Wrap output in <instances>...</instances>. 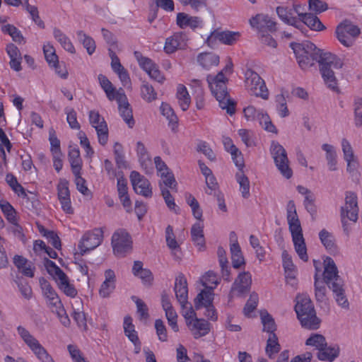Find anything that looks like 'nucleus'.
I'll list each match as a JSON object with an SVG mask.
<instances>
[{
  "label": "nucleus",
  "mask_w": 362,
  "mask_h": 362,
  "mask_svg": "<svg viewBox=\"0 0 362 362\" xmlns=\"http://www.w3.org/2000/svg\"><path fill=\"white\" fill-rule=\"evenodd\" d=\"M286 220L295 251L301 260L307 262L308 255L303 229L296 212L295 203L292 200L289 201L286 206Z\"/></svg>",
  "instance_id": "nucleus-1"
},
{
  "label": "nucleus",
  "mask_w": 362,
  "mask_h": 362,
  "mask_svg": "<svg viewBox=\"0 0 362 362\" xmlns=\"http://www.w3.org/2000/svg\"><path fill=\"white\" fill-rule=\"evenodd\" d=\"M211 93L214 95L221 109L233 115L235 112V103L230 98L226 87L228 78L223 71L218 72L216 76L208 75L206 77Z\"/></svg>",
  "instance_id": "nucleus-2"
},
{
  "label": "nucleus",
  "mask_w": 362,
  "mask_h": 362,
  "mask_svg": "<svg viewBox=\"0 0 362 362\" xmlns=\"http://www.w3.org/2000/svg\"><path fill=\"white\" fill-rule=\"evenodd\" d=\"M295 311L302 327L309 329H317L320 327V320L316 316L314 305L308 295L297 296Z\"/></svg>",
  "instance_id": "nucleus-3"
},
{
  "label": "nucleus",
  "mask_w": 362,
  "mask_h": 362,
  "mask_svg": "<svg viewBox=\"0 0 362 362\" xmlns=\"http://www.w3.org/2000/svg\"><path fill=\"white\" fill-rule=\"evenodd\" d=\"M291 48L293 49L296 61L302 70H307L319 63L322 54L324 53L317 49L315 45L310 41L302 43L291 42Z\"/></svg>",
  "instance_id": "nucleus-4"
},
{
  "label": "nucleus",
  "mask_w": 362,
  "mask_h": 362,
  "mask_svg": "<svg viewBox=\"0 0 362 362\" xmlns=\"http://www.w3.org/2000/svg\"><path fill=\"white\" fill-rule=\"evenodd\" d=\"M320 71L327 88L337 90V80L333 69H340L344 66L343 59L330 52L323 53L319 59Z\"/></svg>",
  "instance_id": "nucleus-5"
},
{
  "label": "nucleus",
  "mask_w": 362,
  "mask_h": 362,
  "mask_svg": "<svg viewBox=\"0 0 362 362\" xmlns=\"http://www.w3.org/2000/svg\"><path fill=\"white\" fill-rule=\"evenodd\" d=\"M358 211L357 195L353 192H346L345 204L341 207L340 211L341 222L346 235H349L351 231L348 221L356 223L358 218Z\"/></svg>",
  "instance_id": "nucleus-6"
},
{
  "label": "nucleus",
  "mask_w": 362,
  "mask_h": 362,
  "mask_svg": "<svg viewBox=\"0 0 362 362\" xmlns=\"http://www.w3.org/2000/svg\"><path fill=\"white\" fill-rule=\"evenodd\" d=\"M252 28H255L262 44L269 46L272 43V17L259 13L250 19Z\"/></svg>",
  "instance_id": "nucleus-7"
},
{
  "label": "nucleus",
  "mask_w": 362,
  "mask_h": 362,
  "mask_svg": "<svg viewBox=\"0 0 362 362\" xmlns=\"http://www.w3.org/2000/svg\"><path fill=\"white\" fill-rule=\"evenodd\" d=\"M245 84L247 90L250 94L262 99L267 100L269 93L264 80L261 78L258 74L253 70L248 69L245 73Z\"/></svg>",
  "instance_id": "nucleus-8"
},
{
  "label": "nucleus",
  "mask_w": 362,
  "mask_h": 362,
  "mask_svg": "<svg viewBox=\"0 0 362 362\" xmlns=\"http://www.w3.org/2000/svg\"><path fill=\"white\" fill-rule=\"evenodd\" d=\"M132 240L129 233L124 229L117 230L112 236V245L114 254L123 257L132 250Z\"/></svg>",
  "instance_id": "nucleus-9"
},
{
  "label": "nucleus",
  "mask_w": 362,
  "mask_h": 362,
  "mask_svg": "<svg viewBox=\"0 0 362 362\" xmlns=\"http://www.w3.org/2000/svg\"><path fill=\"white\" fill-rule=\"evenodd\" d=\"M336 36L341 45L346 47L352 46L360 34V29L351 21L345 20L336 28Z\"/></svg>",
  "instance_id": "nucleus-10"
},
{
  "label": "nucleus",
  "mask_w": 362,
  "mask_h": 362,
  "mask_svg": "<svg viewBox=\"0 0 362 362\" xmlns=\"http://www.w3.org/2000/svg\"><path fill=\"white\" fill-rule=\"evenodd\" d=\"M240 37V33L239 32L221 31L219 29H215L210 33L205 40L204 44L211 49H215L217 47L218 42L224 45H232L239 40Z\"/></svg>",
  "instance_id": "nucleus-11"
},
{
  "label": "nucleus",
  "mask_w": 362,
  "mask_h": 362,
  "mask_svg": "<svg viewBox=\"0 0 362 362\" xmlns=\"http://www.w3.org/2000/svg\"><path fill=\"white\" fill-rule=\"evenodd\" d=\"M273 160L280 174L286 180L293 176V170L290 167V162L285 148L276 143L273 142Z\"/></svg>",
  "instance_id": "nucleus-12"
},
{
  "label": "nucleus",
  "mask_w": 362,
  "mask_h": 362,
  "mask_svg": "<svg viewBox=\"0 0 362 362\" xmlns=\"http://www.w3.org/2000/svg\"><path fill=\"white\" fill-rule=\"evenodd\" d=\"M103 239V231L101 228H95L92 231L86 233L78 243L80 254L83 255L88 251L99 246Z\"/></svg>",
  "instance_id": "nucleus-13"
},
{
  "label": "nucleus",
  "mask_w": 362,
  "mask_h": 362,
  "mask_svg": "<svg viewBox=\"0 0 362 362\" xmlns=\"http://www.w3.org/2000/svg\"><path fill=\"white\" fill-rule=\"evenodd\" d=\"M214 300V293L210 290L202 291L194 299V308L196 310L202 307L206 308L204 315L208 319L216 321L217 320V313L212 304Z\"/></svg>",
  "instance_id": "nucleus-14"
},
{
  "label": "nucleus",
  "mask_w": 362,
  "mask_h": 362,
  "mask_svg": "<svg viewBox=\"0 0 362 362\" xmlns=\"http://www.w3.org/2000/svg\"><path fill=\"white\" fill-rule=\"evenodd\" d=\"M301 6L299 4L293 5L292 7L279 6L276 13L279 18L285 23L295 28H300L303 23L298 21V14L300 13Z\"/></svg>",
  "instance_id": "nucleus-15"
},
{
  "label": "nucleus",
  "mask_w": 362,
  "mask_h": 362,
  "mask_svg": "<svg viewBox=\"0 0 362 362\" xmlns=\"http://www.w3.org/2000/svg\"><path fill=\"white\" fill-rule=\"evenodd\" d=\"M89 121L97 132L99 143L105 146L108 140V128L104 118L100 117L98 112L91 110L89 112Z\"/></svg>",
  "instance_id": "nucleus-16"
},
{
  "label": "nucleus",
  "mask_w": 362,
  "mask_h": 362,
  "mask_svg": "<svg viewBox=\"0 0 362 362\" xmlns=\"http://www.w3.org/2000/svg\"><path fill=\"white\" fill-rule=\"evenodd\" d=\"M116 100L118 103L119 111L121 117L129 128L134 126L135 121L133 117L132 110L127 101V96L122 88L118 90Z\"/></svg>",
  "instance_id": "nucleus-17"
},
{
  "label": "nucleus",
  "mask_w": 362,
  "mask_h": 362,
  "mask_svg": "<svg viewBox=\"0 0 362 362\" xmlns=\"http://www.w3.org/2000/svg\"><path fill=\"white\" fill-rule=\"evenodd\" d=\"M130 180L136 193L147 198L152 196L149 181L139 173L132 171L130 174Z\"/></svg>",
  "instance_id": "nucleus-18"
},
{
  "label": "nucleus",
  "mask_w": 362,
  "mask_h": 362,
  "mask_svg": "<svg viewBox=\"0 0 362 362\" xmlns=\"http://www.w3.org/2000/svg\"><path fill=\"white\" fill-rule=\"evenodd\" d=\"M252 284V276L250 272H243L239 274L233 284L230 293L241 296L250 291Z\"/></svg>",
  "instance_id": "nucleus-19"
},
{
  "label": "nucleus",
  "mask_w": 362,
  "mask_h": 362,
  "mask_svg": "<svg viewBox=\"0 0 362 362\" xmlns=\"http://www.w3.org/2000/svg\"><path fill=\"white\" fill-rule=\"evenodd\" d=\"M282 262L287 284L293 287L296 286L297 285V269L293 262L291 256L286 250L282 252Z\"/></svg>",
  "instance_id": "nucleus-20"
},
{
  "label": "nucleus",
  "mask_w": 362,
  "mask_h": 362,
  "mask_svg": "<svg viewBox=\"0 0 362 362\" xmlns=\"http://www.w3.org/2000/svg\"><path fill=\"white\" fill-rule=\"evenodd\" d=\"M298 21L302 22L303 25L300 28H296L302 33L305 30V25L315 31H321L325 29L320 20L313 13L300 11V13L298 14Z\"/></svg>",
  "instance_id": "nucleus-21"
},
{
  "label": "nucleus",
  "mask_w": 362,
  "mask_h": 362,
  "mask_svg": "<svg viewBox=\"0 0 362 362\" xmlns=\"http://www.w3.org/2000/svg\"><path fill=\"white\" fill-rule=\"evenodd\" d=\"M174 291L180 306H186L188 302V288L187 280L183 275H180L175 279Z\"/></svg>",
  "instance_id": "nucleus-22"
},
{
  "label": "nucleus",
  "mask_w": 362,
  "mask_h": 362,
  "mask_svg": "<svg viewBox=\"0 0 362 362\" xmlns=\"http://www.w3.org/2000/svg\"><path fill=\"white\" fill-rule=\"evenodd\" d=\"M177 25L180 28L189 27L192 30L202 28L203 21L200 17L191 16L185 13H178L176 18Z\"/></svg>",
  "instance_id": "nucleus-23"
},
{
  "label": "nucleus",
  "mask_w": 362,
  "mask_h": 362,
  "mask_svg": "<svg viewBox=\"0 0 362 362\" xmlns=\"http://www.w3.org/2000/svg\"><path fill=\"white\" fill-rule=\"evenodd\" d=\"M105 279L99 289V294L102 298H107L115 288L116 276L114 271L107 269L105 272Z\"/></svg>",
  "instance_id": "nucleus-24"
},
{
  "label": "nucleus",
  "mask_w": 362,
  "mask_h": 362,
  "mask_svg": "<svg viewBox=\"0 0 362 362\" xmlns=\"http://www.w3.org/2000/svg\"><path fill=\"white\" fill-rule=\"evenodd\" d=\"M329 287L333 292L334 298L337 305L343 309L348 310L349 308V303L341 282L333 281Z\"/></svg>",
  "instance_id": "nucleus-25"
},
{
  "label": "nucleus",
  "mask_w": 362,
  "mask_h": 362,
  "mask_svg": "<svg viewBox=\"0 0 362 362\" xmlns=\"http://www.w3.org/2000/svg\"><path fill=\"white\" fill-rule=\"evenodd\" d=\"M198 64L204 69L210 70L219 64V56L214 52H205L197 55Z\"/></svg>",
  "instance_id": "nucleus-26"
},
{
  "label": "nucleus",
  "mask_w": 362,
  "mask_h": 362,
  "mask_svg": "<svg viewBox=\"0 0 362 362\" xmlns=\"http://www.w3.org/2000/svg\"><path fill=\"white\" fill-rule=\"evenodd\" d=\"M325 264L323 276L326 284L329 286L333 281L341 282L339 279L338 270L334 260L327 257L325 260Z\"/></svg>",
  "instance_id": "nucleus-27"
},
{
  "label": "nucleus",
  "mask_w": 362,
  "mask_h": 362,
  "mask_svg": "<svg viewBox=\"0 0 362 362\" xmlns=\"http://www.w3.org/2000/svg\"><path fill=\"white\" fill-rule=\"evenodd\" d=\"M16 332L21 339L31 351L41 345L40 341L25 327L18 325L16 327Z\"/></svg>",
  "instance_id": "nucleus-28"
},
{
  "label": "nucleus",
  "mask_w": 362,
  "mask_h": 362,
  "mask_svg": "<svg viewBox=\"0 0 362 362\" xmlns=\"http://www.w3.org/2000/svg\"><path fill=\"white\" fill-rule=\"evenodd\" d=\"M261 322L263 325V332L270 334L267 341L265 351L267 355L272 358V316L267 310L260 311Z\"/></svg>",
  "instance_id": "nucleus-29"
},
{
  "label": "nucleus",
  "mask_w": 362,
  "mask_h": 362,
  "mask_svg": "<svg viewBox=\"0 0 362 362\" xmlns=\"http://www.w3.org/2000/svg\"><path fill=\"white\" fill-rule=\"evenodd\" d=\"M187 325L191 327L194 337L197 339L207 334L210 330V324L205 320L195 318V320L187 322Z\"/></svg>",
  "instance_id": "nucleus-30"
},
{
  "label": "nucleus",
  "mask_w": 362,
  "mask_h": 362,
  "mask_svg": "<svg viewBox=\"0 0 362 362\" xmlns=\"http://www.w3.org/2000/svg\"><path fill=\"white\" fill-rule=\"evenodd\" d=\"M185 45L184 35L182 33H176L166 39L164 49L166 53L170 54L177 49H182Z\"/></svg>",
  "instance_id": "nucleus-31"
},
{
  "label": "nucleus",
  "mask_w": 362,
  "mask_h": 362,
  "mask_svg": "<svg viewBox=\"0 0 362 362\" xmlns=\"http://www.w3.org/2000/svg\"><path fill=\"white\" fill-rule=\"evenodd\" d=\"M13 263L18 269L25 276L33 278L34 276L35 267L31 262L21 255H15Z\"/></svg>",
  "instance_id": "nucleus-32"
},
{
  "label": "nucleus",
  "mask_w": 362,
  "mask_h": 362,
  "mask_svg": "<svg viewBox=\"0 0 362 362\" xmlns=\"http://www.w3.org/2000/svg\"><path fill=\"white\" fill-rule=\"evenodd\" d=\"M322 149L325 152V158L329 170H337V154L334 146L329 144H323Z\"/></svg>",
  "instance_id": "nucleus-33"
},
{
  "label": "nucleus",
  "mask_w": 362,
  "mask_h": 362,
  "mask_svg": "<svg viewBox=\"0 0 362 362\" xmlns=\"http://www.w3.org/2000/svg\"><path fill=\"white\" fill-rule=\"evenodd\" d=\"M339 347L338 345L332 346H324L320 349L317 353V358L320 361H328L332 362L339 356Z\"/></svg>",
  "instance_id": "nucleus-34"
},
{
  "label": "nucleus",
  "mask_w": 362,
  "mask_h": 362,
  "mask_svg": "<svg viewBox=\"0 0 362 362\" xmlns=\"http://www.w3.org/2000/svg\"><path fill=\"white\" fill-rule=\"evenodd\" d=\"M53 35L55 40L59 42L62 47L67 52L74 54L76 49L69 38L59 28H54Z\"/></svg>",
  "instance_id": "nucleus-35"
},
{
  "label": "nucleus",
  "mask_w": 362,
  "mask_h": 362,
  "mask_svg": "<svg viewBox=\"0 0 362 362\" xmlns=\"http://www.w3.org/2000/svg\"><path fill=\"white\" fill-rule=\"evenodd\" d=\"M69 160L71 164L72 173L74 175L81 173L82 160L80 157L78 148H73L69 151Z\"/></svg>",
  "instance_id": "nucleus-36"
},
{
  "label": "nucleus",
  "mask_w": 362,
  "mask_h": 362,
  "mask_svg": "<svg viewBox=\"0 0 362 362\" xmlns=\"http://www.w3.org/2000/svg\"><path fill=\"white\" fill-rule=\"evenodd\" d=\"M230 250L231 253L232 264L234 269H239L245 264L239 244H230Z\"/></svg>",
  "instance_id": "nucleus-37"
},
{
  "label": "nucleus",
  "mask_w": 362,
  "mask_h": 362,
  "mask_svg": "<svg viewBox=\"0 0 362 362\" xmlns=\"http://www.w3.org/2000/svg\"><path fill=\"white\" fill-rule=\"evenodd\" d=\"M176 97L181 109L183 111L188 110L191 103V98L186 87L184 85H178Z\"/></svg>",
  "instance_id": "nucleus-38"
},
{
  "label": "nucleus",
  "mask_w": 362,
  "mask_h": 362,
  "mask_svg": "<svg viewBox=\"0 0 362 362\" xmlns=\"http://www.w3.org/2000/svg\"><path fill=\"white\" fill-rule=\"evenodd\" d=\"M98 80L100 85L105 92L107 98L110 100H116L118 90H115L110 80L103 74H99Z\"/></svg>",
  "instance_id": "nucleus-39"
},
{
  "label": "nucleus",
  "mask_w": 362,
  "mask_h": 362,
  "mask_svg": "<svg viewBox=\"0 0 362 362\" xmlns=\"http://www.w3.org/2000/svg\"><path fill=\"white\" fill-rule=\"evenodd\" d=\"M203 228L204 226L200 221L195 223L191 228L192 240L200 247H204L205 244Z\"/></svg>",
  "instance_id": "nucleus-40"
},
{
  "label": "nucleus",
  "mask_w": 362,
  "mask_h": 362,
  "mask_svg": "<svg viewBox=\"0 0 362 362\" xmlns=\"http://www.w3.org/2000/svg\"><path fill=\"white\" fill-rule=\"evenodd\" d=\"M235 180L239 184L240 191L243 198H248L250 194V181L243 170H238L235 174Z\"/></svg>",
  "instance_id": "nucleus-41"
},
{
  "label": "nucleus",
  "mask_w": 362,
  "mask_h": 362,
  "mask_svg": "<svg viewBox=\"0 0 362 362\" xmlns=\"http://www.w3.org/2000/svg\"><path fill=\"white\" fill-rule=\"evenodd\" d=\"M78 41L83 45L88 54L91 55L96 48L95 40L89 35H87L83 30L76 32Z\"/></svg>",
  "instance_id": "nucleus-42"
},
{
  "label": "nucleus",
  "mask_w": 362,
  "mask_h": 362,
  "mask_svg": "<svg viewBox=\"0 0 362 362\" xmlns=\"http://www.w3.org/2000/svg\"><path fill=\"white\" fill-rule=\"evenodd\" d=\"M58 284L59 288L67 296L71 298L75 297L77 295V291L74 286L69 283V278L64 274V276H61L58 279Z\"/></svg>",
  "instance_id": "nucleus-43"
},
{
  "label": "nucleus",
  "mask_w": 362,
  "mask_h": 362,
  "mask_svg": "<svg viewBox=\"0 0 362 362\" xmlns=\"http://www.w3.org/2000/svg\"><path fill=\"white\" fill-rule=\"evenodd\" d=\"M162 115L166 117L169 122V125L171 126L172 129H174L177 124V117L175 115L173 109L170 105L165 103H162L160 106Z\"/></svg>",
  "instance_id": "nucleus-44"
},
{
  "label": "nucleus",
  "mask_w": 362,
  "mask_h": 362,
  "mask_svg": "<svg viewBox=\"0 0 362 362\" xmlns=\"http://www.w3.org/2000/svg\"><path fill=\"white\" fill-rule=\"evenodd\" d=\"M217 255L218 257L219 264L221 268L223 276L228 280L230 274V271L228 269V261L226 257V250L221 246L218 247Z\"/></svg>",
  "instance_id": "nucleus-45"
},
{
  "label": "nucleus",
  "mask_w": 362,
  "mask_h": 362,
  "mask_svg": "<svg viewBox=\"0 0 362 362\" xmlns=\"http://www.w3.org/2000/svg\"><path fill=\"white\" fill-rule=\"evenodd\" d=\"M0 208L9 223H16V211L9 202L4 200L0 201Z\"/></svg>",
  "instance_id": "nucleus-46"
},
{
  "label": "nucleus",
  "mask_w": 362,
  "mask_h": 362,
  "mask_svg": "<svg viewBox=\"0 0 362 362\" xmlns=\"http://www.w3.org/2000/svg\"><path fill=\"white\" fill-rule=\"evenodd\" d=\"M305 344L314 347L317 350L322 349L327 346V341L325 337L320 334H312L306 340Z\"/></svg>",
  "instance_id": "nucleus-47"
},
{
  "label": "nucleus",
  "mask_w": 362,
  "mask_h": 362,
  "mask_svg": "<svg viewBox=\"0 0 362 362\" xmlns=\"http://www.w3.org/2000/svg\"><path fill=\"white\" fill-rule=\"evenodd\" d=\"M141 95L148 103H151L157 98V93L154 88L147 82H143L141 86Z\"/></svg>",
  "instance_id": "nucleus-48"
},
{
  "label": "nucleus",
  "mask_w": 362,
  "mask_h": 362,
  "mask_svg": "<svg viewBox=\"0 0 362 362\" xmlns=\"http://www.w3.org/2000/svg\"><path fill=\"white\" fill-rule=\"evenodd\" d=\"M202 282L203 286L206 287V289L204 291L210 290L211 292H213L214 288L218 284L219 281L216 274L212 271H209L202 276Z\"/></svg>",
  "instance_id": "nucleus-49"
},
{
  "label": "nucleus",
  "mask_w": 362,
  "mask_h": 362,
  "mask_svg": "<svg viewBox=\"0 0 362 362\" xmlns=\"http://www.w3.org/2000/svg\"><path fill=\"white\" fill-rule=\"evenodd\" d=\"M276 111L281 117H286L289 115V110L287 107V103L285 95L282 93L281 95L276 97Z\"/></svg>",
  "instance_id": "nucleus-50"
},
{
  "label": "nucleus",
  "mask_w": 362,
  "mask_h": 362,
  "mask_svg": "<svg viewBox=\"0 0 362 362\" xmlns=\"http://www.w3.org/2000/svg\"><path fill=\"white\" fill-rule=\"evenodd\" d=\"M124 331L125 335L131 341H137L138 335L132 324V319L129 316H127L124 319Z\"/></svg>",
  "instance_id": "nucleus-51"
},
{
  "label": "nucleus",
  "mask_w": 362,
  "mask_h": 362,
  "mask_svg": "<svg viewBox=\"0 0 362 362\" xmlns=\"http://www.w3.org/2000/svg\"><path fill=\"white\" fill-rule=\"evenodd\" d=\"M297 191L300 194H302L305 197L303 204H304L305 209L308 211H310V209H312L313 206V202L315 200V196L312 193V192L310 189H308V188H306L303 186H301V185H298L297 187Z\"/></svg>",
  "instance_id": "nucleus-52"
},
{
  "label": "nucleus",
  "mask_w": 362,
  "mask_h": 362,
  "mask_svg": "<svg viewBox=\"0 0 362 362\" xmlns=\"http://www.w3.org/2000/svg\"><path fill=\"white\" fill-rule=\"evenodd\" d=\"M353 110L354 113L355 125L356 127H361L362 125V98H354Z\"/></svg>",
  "instance_id": "nucleus-53"
},
{
  "label": "nucleus",
  "mask_w": 362,
  "mask_h": 362,
  "mask_svg": "<svg viewBox=\"0 0 362 362\" xmlns=\"http://www.w3.org/2000/svg\"><path fill=\"white\" fill-rule=\"evenodd\" d=\"M319 237L327 250L333 251L335 249L334 238L332 234L323 229L320 232Z\"/></svg>",
  "instance_id": "nucleus-54"
},
{
  "label": "nucleus",
  "mask_w": 362,
  "mask_h": 362,
  "mask_svg": "<svg viewBox=\"0 0 362 362\" xmlns=\"http://www.w3.org/2000/svg\"><path fill=\"white\" fill-rule=\"evenodd\" d=\"M1 30L3 33L8 34L13 40L16 42L20 43L24 40L21 31L13 25H5L1 28Z\"/></svg>",
  "instance_id": "nucleus-55"
},
{
  "label": "nucleus",
  "mask_w": 362,
  "mask_h": 362,
  "mask_svg": "<svg viewBox=\"0 0 362 362\" xmlns=\"http://www.w3.org/2000/svg\"><path fill=\"white\" fill-rule=\"evenodd\" d=\"M257 120L259 125L266 131L272 132V120L269 114L262 110H259Z\"/></svg>",
  "instance_id": "nucleus-56"
},
{
  "label": "nucleus",
  "mask_w": 362,
  "mask_h": 362,
  "mask_svg": "<svg viewBox=\"0 0 362 362\" xmlns=\"http://www.w3.org/2000/svg\"><path fill=\"white\" fill-rule=\"evenodd\" d=\"M134 54L141 68L146 73L156 65L151 59L144 57L139 51H135Z\"/></svg>",
  "instance_id": "nucleus-57"
},
{
  "label": "nucleus",
  "mask_w": 362,
  "mask_h": 362,
  "mask_svg": "<svg viewBox=\"0 0 362 362\" xmlns=\"http://www.w3.org/2000/svg\"><path fill=\"white\" fill-rule=\"evenodd\" d=\"M44 264L50 275L55 276L57 279L64 276L65 273L52 260L45 258Z\"/></svg>",
  "instance_id": "nucleus-58"
},
{
  "label": "nucleus",
  "mask_w": 362,
  "mask_h": 362,
  "mask_svg": "<svg viewBox=\"0 0 362 362\" xmlns=\"http://www.w3.org/2000/svg\"><path fill=\"white\" fill-rule=\"evenodd\" d=\"M43 52L45 57L49 66L53 63L57 62L59 60L58 56L56 54L54 47L49 43L44 45Z\"/></svg>",
  "instance_id": "nucleus-59"
},
{
  "label": "nucleus",
  "mask_w": 362,
  "mask_h": 362,
  "mask_svg": "<svg viewBox=\"0 0 362 362\" xmlns=\"http://www.w3.org/2000/svg\"><path fill=\"white\" fill-rule=\"evenodd\" d=\"M161 193L168 209L175 214H178L180 212V208L175 203V199L170 191L166 188H163L161 189Z\"/></svg>",
  "instance_id": "nucleus-60"
},
{
  "label": "nucleus",
  "mask_w": 362,
  "mask_h": 362,
  "mask_svg": "<svg viewBox=\"0 0 362 362\" xmlns=\"http://www.w3.org/2000/svg\"><path fill=\"white\" fill-rule=\"evenodd\" d=\"M258 303V296L255 293L250 294L244 308L243 313L245 316L250 317V314L256 309Z\"/></svg>",
  "instance_id": "nucleus-61"
},
{
  "label": "nucleus",
  "mask_w": 362,
  "mask_h": 362,
  "mask_svg": "<svg viewBox=\"0 0 362 362\" xmlns=\"http://www.w3.org/2000/svg\"><path fill=\"white\" fill-rule=\"evenodd\" d=\"M32 352L41 362H54L52 356L42 344L38 346V347L35 349Z\"/></svg>",
  "instance_id": "nucleus-62"
},
{
  "label": "nucleus",
  "mask_w": 362,
  "mask_h": 362,
  "mask_svg": "<svg viewBox=\"0 0 362 362\" xmlns=\"http://www.w3.org/2000/svg\"><path fill=\"white\" fill-rule=\"evenodd\" d=\"M340 144L344 159L356 157L352 145L346 138H342Z\"/></svg>",
  "instance_id": "nucleus-63"
},
{
  "label": "nucleus",
  "mask_w": 362,
  "mask_h": 362,
  "mask_svg": "<svg viewBox=\"0 0 362 362\" xmlns=\"http://www.w3.org/2000/svg\"><path fill=\"white\" fill-rule=\"evenodd\" d=\"M309 9L315 14L320 13L328 8L327 4L321 0H308Z\"/></svg>",
  "instance_id": "nucleus-64"
}]
</instances>
